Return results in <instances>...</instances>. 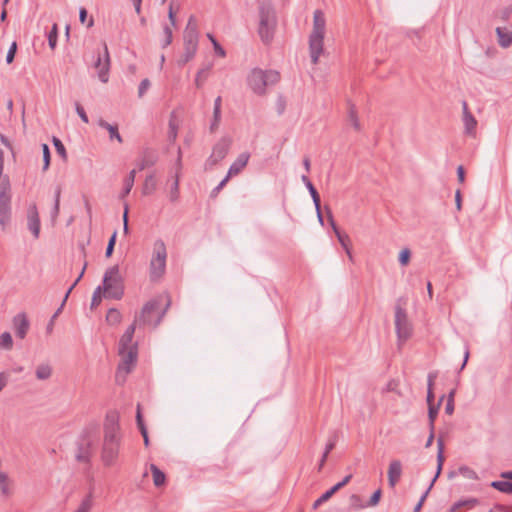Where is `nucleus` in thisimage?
<instances>
[{"mask_svg": "<svg viewBox=\"0 0 512 512\" xmlns=\"http://www.w3.org/2000/svg\"><path fill=\"white\" fill-rule=\"evenodd\" d=\"M198 44L196 43H184V53L182 56L177 60V64L179 66L186 65L190 60H192L197 52Z\"/></svg>", "mask_w": 512, "mask_h": 512, "instance_id": "5701e85b", "label": "nucleus"}, {"mask_svg": "<svg viewBox=\"0 0 512 512\" xmlns=\"http://www.w3.org/2000/svg\"><path fill=\"white\" fill-rule=\"evenodd\" d=\"M351 478H352V475L349 474V475L345 476L342 481H340L337 484H335L334 486H332L330 489L333 492V494H335L337 491H339L341 488H343L346 484H348L350 482Z\"/></svg>", "mask_w": 512, "mask_h": 512, "instance_id": "13d9d810", "label": "nucleus"}, {"mask_svg": "<svg viewBox=\"0 0 512 512\" xmlns=\"http://www.w3.org/2000/svg\"><path fill=\"white\" fill-rule=\"evenodd\" d=\"M402 474V464L399 460H392L389 464L388 468V482L391 488H394L395 485L400 480Z\"/></svg>", "mask_w": 512, "mask_h": 512, "instance_id": "aec40b11", "label": "nucleus"}, {"mask_svg": "<svg viewBox=\"0 0 512 512\" xmlns=\"http://www.w3.org/2000/svg\"><path fill=\"white\" fill-rule=\"evenodd\" d=\"M116 237H117V232L115 231L112 234V236L110 237V239L108 241V244H107V247H106L105 256L107 258L111 257L112 254H113L114 247H115V244H116Z\"/></svg>", "mask_w": 512, "mask_h": 512, "instance_id": "5fc2aeb1", "label": "nucleus"}, {"mask_svg": "<svg viewBox=\"0 0 512 512\" xmlns=\"http://www.w3.org/2000/svg\"><path fill=\"white\" fill-rule=\"evenodd\" d=\"M177 137V127L176 125L170 121L169 122V132H168V138L170 141H174Z\"/></svg>", "mask_w": 512, "mask_h": 512, "instance_id": "0e129e2a", "label": "nucleus"}, {"mask_svg": "<svg viewBox=\"0 0 512 512\" xmlns=\"http://www.w3.org/2000/svg\"><path fill=\"white\" fill-rule=\"evenodd\" d=\"M478 504V500L476 498L463 499L455 502L451 507V511H456L462 507L473 508Z\"/></svg>", "mask_w": 512, "mask_h": 512, "instance_id": "72a5a7b5", "label": "nucleus"}, {"mask_svg": "<svg viewBox=\"0 0 512 512\" xmlns=\"http://www.w3.org/2000/svg\"><path fill=\"white\" fill-rule=\"evenodd\" d=\"M156 162V158L152 155V154H149V153H146L142 159L138 162L137 166H138V169L140 171L148 168V167H151L155 164Z\"/></svg>", "mask_w": 512, "mask_h": 512, "instance_id": "e433bc0d", "label": "nucleus"}, {"mask_svg": "<svg viewBox=\"0 0 512 512\" xmlns=\"http://www.w3.org/2000/svg\"><path fill=\"white\" fill-rule=\"evenodd\" d=\"M208 71H209V67L200 69L197 72L196 77H195V85H196L197 88L202 87L204 81L207 78Z\"/></svg>", "mask_w": 512, "mask_h": 512, "instance_id": "09e8293b", "label": "nucleus"}, {"mask_svg": "<svg viewBox=\"0 0 512 512\" xmlns=\"http://www.w3.org/2000/svg\"><path fill=\"white\" fill-rule=\"evenodd\" d=\"M150 470L152 472L153 482L156 487H160L165 484L166 476L155 464H151Z\"/></svg>", "mask_w": 512, "mask_h": 512, "instance_id": "cd10ccee", "label": "nucleus"}, {"mask_svg": "<svg viewBox=\"0 0 512 512\" xmlns=\"http://www.w3.org/2000/svg\"><path fill=\"white\" fill-rule=\"evenodd\" d=\"M395 329L399 345L406 342L412 335V326L407 312L400 305L395 307Z\"/></svg>", "mask_w": 512, "mask_h": 512, "instance_id": "9d476101", "label": "nucleus"}, {"mask_svg": "<svg viewBox=\"0 0 512 512\" xmlns=\"http://www.w3.org/2000/svg\"><path fill=\"white\" fill-rule=\"evenodd\" d=\"M348 119L355 130L359 131L361 129L356 107L351 103H348Z\"/></svg>", "mask_w": 512, "mask_h": 512, "instance_id": "7c9ffc66", "label": "nucleus"}, {"mask_svg": "<svg viewBox=\"0 0 512 512\" xmlns=\"http://www.w3.org/2000/svg\"><path fill=\"white\" fill-rule=\"evenodd\" d=\"M121 319H122V315L119 312V310H117L116 308H110L108 310L107 315H106V321L109 324L116 325V324L120 323Z\"/></svg>", "mask_w": 512, "mask_h": 512, "instance_id": "4c0bfd02", "label": "nucleus"}, {"mask_svg": "<svg viewBox=\"0 0 512 512\" xmlns=\"http://www.w3.org/2000/svg\"><path fill=\"white\" fill-rule=\"evenodd\" d=\"M335 445H336V435L332 436L329 439L328 443L326 444V447L324 450L326 452V454H329L334 449Z\"/></svg>", "mask_w": 512, "mask_h": 512, "instance_id": "338daca9", "label": "nucleus"}, {"mask_svg": "<svg viewBox=\"0 0 512 512\" xmlns=\"http://www.w3.org/2000/svg\"><path fill=\"white\" fill-rule=\"evenodd\" d=\"M458 472H459V474H461L463 477H465L467 479H471V480L478 479L477 473L473 469L469 468L468 466L459 467Z\"/></svg>", "mask_w": 512, "mask_h": 512, "instance_id": "49530a36", "label": "nucleus"}, {"mask_svg": "<svg viewBox=\"0 0 512 512\" xmlns=\"http://www.w3.org/2000/svg\"><path fill=\"white\" fill-rule=\"evenodd\" d=\"M380 498H381V490L378 489L376 490L372 496L370 497L369 501L366 503L367 504V507H373V506H376L379 501H380Z\"/></svg>", "mask_w": 512, "mask_h": 512, "instance_id": "052dcab7", "label": "nucleus"}, {"mask_svg": "<svg viewBox=\"0 0 512 512\" xmlns=\"http://www.w3.org/2000/svg\"><path fill=\"white\" fill-rule=\"evenodd\" d=\"M121 444L120 435L104 436L101 449V460L106 467L113 466L118 458Z\"/></svg>", "mask_w": 512, "mask_h": 512, "instance_id": "6e6552de", "label": "nucleus"}, {"mask_svg": "<svg viewBox=\"0 0 512 512\" xmlns=\"http://www.w3.org/2000/svg\"><path fill=\"white\" fill-rule=\"evenodd\" d=\"M47 38H48L49 47L52 50H54L57 46V40H58V25L56 23H54L52 25V28L47 35Z\"/></svg>", "mask_w": 512, "mask_h": 512, "instance_id": "58836bf2", "label": "nucleus"}, {"mask_svg": "<svg viewBox=\"0 0 512 512\" xmlns=\"http://www.w3.org/2000/svg\"><path fill=\"white\" fill-rule=\"evenodd\" d=\"M491 487L502 493L512 494V482L510 481H493L491 482Z\"/></svg>", "mask_w": 512, "mask_h": 512, "instance_id": "473e14b6", "label": "nucleus"}, {"mask_svg": "<svg viewBox=\"0 0 512 512\" xmlns=\"http://www.w3.org/2000/svg\"><path fill=\"white\" fill-rule=\"evenodd\" d=\"M28 229L32 232L35 238L39 237L40 218L36 205H32L28 210Z\"/></svg>", "mask_w": 512, "mask_h": 512, "instance_id": "6ab92c4d", "label": "nucleus"}, {"mask_svg": "<svg viewBox=\"0 0 512 512\" xmlns=\"http://www.w3.org/2000/svg\"><path fill=\"white\" fill-rule=\"evenodd\" d=\"M9 380V373L8 372H1L0 373V391L7 385Z\"/></svg>", "mask_w": 512, "mask_h": 512, "instance_id": "774afa93", "label": "nucleus"}, {"mask_svg": "<svg viewBox=\"0 0 512 512\" xmlns=\"http://www.w3.org/2000/svg\"><path fill=\"white\" fill-rule=\"evenodd\" d=\"M185 30L192 31V32L198 31V23H197V19L194 15H191L189 17Z\"/></svg>", "mask_w": 512, "mask_h": 512, "instance_id": "e2e57ef3", "label": "nucleus"}, {"mask_svg": "<svg viewBox=\"0 0 512 512\" xmlns=\"http://www.w3.org/2000/svg\"><path fill=\"white\" fill-rule=\"evenodd\" d=\"M102 287L101 286H98L94 292H93V295H92V299H91V308H95L97 307L101 301H102Z\"/></svg>", "mask_w": 512, "mask_h": 512, "instance_id": "603ef678", "label": "nucleus"}, {"mask_svg": "<svg viewBox=\"0 0 512 512\" xmlns=\"http://www.w3.org/2000/svg\"><path fill=\"white\" fill-rule=\"evenodd\" d=\"M463 123L465 127V133L472 135L475 132L477 121L475 117L470 113L467 103L463 102Z\"/></svg>", "mask_w": 512, "mask_h": 512, "instance_id": "412c9836", "label": "nucleus"}, {"mask_svg": "<svg viewBox=\"0 0 512 512\" xmlns=\"http://www.w3.org/2000/svg\"><path fill=\"white\" fill-rule=\"evenodd\" d=\"M94 67L98 72L99 80L103 83H107L109 80L110 56L106 43L103 44V52H97Z\"/></svg>", "mask_w": 512, "mask_h": 512, "instance_id": "9b49d317", "label": "nucleus"}, {"mask_svg": "<svg viewBox=\"0 0 512 512\" xmlns=\"http://www.w3.org/2000/svg\"><path fill=\"white\" fill-rule=\"evenodd\" d=\"M445 395H442L438 401L437 404H434V405H429L428 406V420H429V430H434L435 429V420L437 418V415H438V412H439V408H440V405L444 399Z\"/></svg>", "mask_w": 512, "mask_h": 512, "instance_id": "bb28decb", "label": "nucleus"}, {"mask_svg": "<svg viewBox=\"0 0 512 512\" xmlns=\"http://www.w3.org/2000/svg\"><path fill=\"white\" fill-rule=\"evenodd\" d=\"M119 355L122 357V363L119 364L118 370H124L126 373L131 372V366L137 361L138 347L134 346L132 349L119 353Z\"/></svg>", "mask_w": 512, "mask_h": 512, "instance_id": "dca6fc26", "label": "nucleus"}, {"mask_svg": "<svg viewBox=\"0 0 512 512\" xmlns=\"http://www.w3.org/2000/svg\"><path fill=\"white\" fill-rule=\"evenodd\" d=\"M136 171L131 170L128 176L124 180L123 190L120 194V198H125L132 190L135 181Z\"/></svg>", "mask_w": 512, "mask_h": 512, "instance_id": "c85d7f7f", "label": "nucleus"}, {"mask_svg": "<svg viewBox=\"0 0 512 512\" xmlns=\"http://www.w3.org/2000/svg\"><path fill=\"white\" fill-rule=\"evenodd\" d=\"M325 209L327 211V216H328L329 223H330L334 233L336 234V236L338 238V241L340 242L342 247L345 249V251L348 254V256L351 258L352 257L351 256V252H350V249L348 247V242L350 241L349 236L347 234H342L340 232V230L338 229V227H337V225H336V223L334 221L332 212L329 209V207L326 206Z\"/></svg>", "mask_w": 512, "mask_h": 512, "instance_id": "f3484780", "label": "nucleus"}, {"mask_svg": "<svg viewBox=\"0 0 512 512\" xmlns=\"http://www.w3.org/2000/svg\"><path fill=\"white\" fill-rule=\"evenodd\" d=\"M223 188H224V179L221 180L220 183L211 191L210 198L215 199Z\"/></svg>", "mask_w": 512, "mask_h": 512, "instance_id": "69168bd1", "label": "nucleus"}, {"mask_svg": "<svg viewBox=\"0 0 512 512\" xmlns=\"http://www.w3.org/2000/svg\"><path fill=\"white\" fill-rule=\"evenodd\" d=\"M43 151V171L48 170L51 161L50 149L47 144H42Z\"/></svg>", "mask_w": 512, "mask_h": 512, "instance_id": "8fccbe9b", "label": "nucleus"}, {"mask_svg": "<svg viewBox=\"0 0 512 512\" xmlns=\"http://www.w3.org/2000/svg\"><path fill=\"white\" fill-rule=\"evenodd\" d=\"M95 443L94 432L91 428H85L76 441L75 459L90 468L93 447Z\"/></svg>", "mask_w": 512, "mask_h": 512, "instance_id": "39448f33", "label": "nucleus"}, {"mask_svg": "<svg viewBox=\"0 0 512 512\" xmlns=\"http://www.w3.org/2000/svg\"><path fill=\"white\" fill-rule=\"evenodd\" d=\"M222 97L218 96L214 102L213 119L210 123L209 130L214 133L221 123Z\"/></svg>", "mask_w": 512, "mask_h": 512, "instance_id": "4be33fe9", "label": "nucleus"}, {"mask_svg": "<svg viewBox=\"0 0 512 512\" xmlns=\"http://www.w3.org/2000/svg\"><path fill=\"white\" fill-rule=\"evenodd\" d=\"M13 327L18 338L24 339L30 328V322L25 313H18L13 318Z\"/></svg>", "mask_w": 512, "mask_h": 512, "instance_id": "4468645a", "label": "nucleus"}, {"mask_svg": "<svg viewBox=\"0 0 512 512\" xmlns=\"http://www.w3.org/2000/svg\"><path fill=\"white\" fill-rule=\"evenodd\" d=\"M167 250L163 240L154 243L153 254L149 266V276L152 282H158L166 271Z\"/></svg>", "mask_w": 512, "mask_h": 512, "instance_id": "423d86ee", "label": "nucleus"}, {"mask_svg": "<svg viewBox=\"0 0 512 512\" xmlns=\"http://www.w3.org/2000/svg\"><path fill=\"white\" fill-rule=\"evenodd\" d=\"M155 190H156V179L153 174H150L146 177V179L144 181L142 193H143V195H151L152 193H154Z\"/></svg>", "mask_w": 512, "mask_h": 512, "instance_id": "2f4dec72", "label": "nucleus"}, {"mask_svg": "<svg viewBox=\"0 0 512 512\" xmlns=\"http://www.w3.org/2000/svg\"><path fill=\"white\" fill-rule=\"evenodd\" d=\"M13 346V339L9 332H3L0 335V348L10 350Z\"/></svg>", "mask_w": 512, "mask_h": 512, "instance_id": "a19ab883", "label": "nucleus"}, {"mask_svg": "<svg viewBox=\"0 0 512 512\" xmlns=\"http://www.w3.org/2000/svg\"><path fill=\"white\" fill-rule=\"evenodd\" d=\"M119 415L116 411H109L104 421V436L120 435Z\"/></svg>", "mask_w": 512, "mask_h": 512, "instance_id": "ddd939ff", "label": "nucleus"}, {"mask_svg": "<svg viewBox=\"0 0 512 512\" xmlns=\"http://www.w3.org/2000/svg\"><path fill=\"white\" fill-rule=\"evenodd\" d=\"M495 31L498 37V44L502 48H508L512 45V31L502 27H497Z\"/></svg>", "mask_w": 512, "mask_h": 512, "instance_id": "b1692460", "label": "nucleus"}, {"mask_svg": "<svg viewBox=\"0 0 512 512\" xmlns=\"http://www.w3.org/2000/svg\"><path fill=\"white\" fill-rule=\"evenodd\" d=\"M198 38H199L198 31H193L192 32V31L184 30V33H183L184 43H188V44L196 43V44H198Z\"/></svg>", "mask_w": 512, "mask_h": 512, "instance_id": "a18cd8bd", "label": "nucleus"}, {"mask_svg": "<svg viewBox=\"0 0 512 512\" xmlns=\"http://www.w3.org/2000/svg\"><path fill=\"white\" fill-rule=\"evenodd\" d=\"M101 287L108 298L120 300L123 297L124 286L123 280L119 274L118 265H114L106 270Z\"/></svg>", "mask_w": 512, "mask_h": 512, "instance_id": "0eeeda50", "label": "nucleus"}, {"mask_svg": "<svg viewBox=\"0 0 512 512\" xmlns=\"http://www.w3.org/2000/svg\"><path fill=\"white\" fill-rule=\"evenodd\" d=\"M249 159L250 153L242 152L239 154L236 160L230 165L226 173V183L230 178L239 175L243 171V169L247 166Z\"/></svg>", "mask_w": 512, "mask_h": 512, "instance_id": "f8f14e48", "label": "nucleus"}, {"mask_svg": "<svg viewBox=\"0 0 512 512\" xmlns=\"http://www.w3.org/2000/svg\"><path fill=\"white\" fill-rule=\"evenodd\" d=\"M163 31H164L165 37L162 41L161 46H162V48H166L172 43L173 33H172V29L167 24L164 26Z\"/></svg>", "mask_w": 512, "mask_h": 512, "instance_id": "3c124183", "label": "nucleus"}, {"mask_svg": "<svg viewBox=\"0 0 512 512\" xmlns=\"http://www.w3.org/2000/svg\"><path fill=\"white\" fill-rule=\"evenodd\" d=\"M333 495L334 494L331 491V489L327 490L317 500H315V502L313 503V509H317L324 502L328 501Z\"/></svg>", "mask_w": 512, "mask_h": 512, "instance_id": "864d4df0", "label": "nucleus"}, {"mask_svg": "<svg viewBox=\"0 0 512 512\" xmlns=\"http://www.w3.org/2000/svg\"><path fill=\"white\" fill-rule=\"evenodd\" d=\"M279 79L280 74L275 70L254 68L247 77V83L254 93L263 95L266 92V88L276 84Z\"/></svg>", "mask_w": 512, "mask_h": 512, "instance_id": "7ed1b4c3", "label": "nucleus"}, {"mask_svg": "<svg viewBox=\"0 0 512 512\" xmlns=\"http://www.w3.org/2000/svg\"><path fill=\"white\" fill-rule=\"evenodd\" d=\"M75 110L84 123L89 122V118L80 103H78V102L75 103Z\"/></svg>", "mask_w": 512, "mask_h": 512, "instance_id": "680f3d73", "label": "nucleus"}, {"mask_svg": "<svg viewBox=\"0 0 512 512\" xmlns=\"http://www.w3.org/2000/svg\"><path fill=\"white\" fill-rule=\"evenodd\" d=\"M4 152L0 149V224L5 225L11 218V185L8 177L2 178Z\"/></svg>", "mask_w": 512, "mask_h": 512, "instance_id": "20e7f679", "label": "nucleus"}, {"mask_svg": "<svg viewBox=\"0 0 512 512\" xmlns=\"http://www.w3.org/2000/svg\"><path fill=\"white\" fill-rule=\"evenodd\" d=\"M60 195H61V187L58 186L55 190V200H54V206L51 212V215L53 218H56L59 214L60 210Z\"/></svg>", "mask_w": 512, "mask_h": 512, "instance_id": "de8ad7c7", "label": "nucleus"}, {"mask_svg": "<svg viewBox=\"0 0 512 512\" xmlns=\"http://www.w3.org/2000/svg\"><path fill=\"white\" fill-rule=\"evenodd\" d=\"M350 507L353 510H360L367 507L366 503H363L362 498L357 494H352L349 498Z\"/></svg>", "mask_w": 512, "mask_h": 512, "instance_id": "ea45409f", "label": "nucleus"}, {"mask_svg": "<svg viewBox=\"0 0 512 512\" xmlns=\"http://www.w3.org/2000/svg\"><path fill=\"white\" fill-rule=\"evenodd\" d=\"M437 448H438V452H437V471H436V474L434 476V478L432 479V484H434V482L436 481V479L439 477L441 471H442V466H443V463H444V441L442 439V437H439L438 440H437Z\"/></svg>", "mask_w": 512, "mask_h": 512, "instance_id": "393cba45", "label": "nucleus"}, {"mask_svg": "<svg viewBox=\"0 0 512 512\" xmlns=\"http://www.w3.org/2000/svg\"><path fill=\"white\" fill-rule=\"evenodd\" d=\"M326 20L321 10H316L313 16V30L309 36V50L311 62L316 65L323 52Z\"/></svg>", "mask_w": 512, "mask_h": 512, "instance_id": "f03ea898", "label": "nucleus"}, {"mask_svg": "<svg viewBox=\"0 0 512 512\" xmlns=\"http://www.w3.org/2000/svg\"><path fill=\"white\" fill-rule=\"evenodd\" d=\"M92 495L88 494L79 505L78 509L75 512H89L92 508Z\"/></svg>", "mask_w": 512, "mask_h": 512, "instance_id": "c03bdc74", "label": "nucleus"}, {"mask_svg": "<svg viewBox=\"0 0 512 512\" xmlns=\"http://www.w3.org/2000/svg\"><path fill=\"white\" fill-rule=\"evenodd\" d=\"M52 142H53V145H54V147L56 149V152L62 157V159L64 161H66L67 160V153H66V148H65L64 144L62 143V141L59 138H57V137H53Z\"/></svg>", "mask_w": 512, "mask_h": 512, "instance_id": "79ce46f5", "label": "nucleus"}, {"mask_svg": "<svg viewBox=\"0 0 512 512\" xmlns=\"http://www.w3.org/2000/svg\"><path fill=\"white\" fill-rule=\"evenodd\" d=\"M35 374L37 379L47 380L52 375V368L49 364H40L37 366Z\"/></svg>", "mask_w": 512, "mask_h": 512, "instance_id": "c756f323", "label": "nucleus"}, {"mask_svg": "<svg viewBox=\"0 0 512 512\" xmlns=\"http://www.w3.org/2000/svg\"><path fill=\"white\" fill-rule=\"evenodd\" d=\"M151 83L149 79L145 78L143 79L138 87V96L141 98L146 93V91L149 89Z\"/></svg>", "mask_w": 512, "mask_h": 512, "instance_id": "bf43d9fd", "label": "nucleus"}, {"mask_svg": "<svg viewBox=\"0 0 512 512\" xmlns=\"http://www.w3.org/2000/svg\"><path fill=\"white\" fill-rule=\"evenodd\" d=\"M170 306V301L167 302L166 307L158 316V318L154 321L153 314L160 307V302L158 300L148 301L142 308L141 314L135 318V325L139 323L140 325H153L154 327L158 326L166 313L168 307Z\"/></svg>", "mask_w": 512, "mask_h": 512, "instance_id": "1a4fd4ad", "label": "nucleus"}, {"mask_svg": "<svg viewBox=\"0 0 512 512\" xmlns=\"http://www.w3.org/2000/svg\"><path fill=\"white\" fill-rule=\"evenodd\" d=\"M98 125L109 132V137L111 140L116 139L119 143L123 142V139L118 131L117 125H112L103 119H99Z\"/></svg>", "mask_w": 512, "mask_h": 512, "instance_id": "a878e982", "label": "nucleus"}, {"mask_svg": "<svg viewBox=\"0 0 512 512\" xmlns=\"http://www.w3.org/2000/svg\"><path fill=\"white\" fill-rule=\"evenodd\" d=\"M136 330L135 322H133L129 327L126 329L124 334L121 336L119 345H118V352L123 353L125 350L132 349V347L136 346L138 347L137 342H133L134 333Z\"/></svg>", "mask_w": 512, "mask_h": 512, "instance_id": "2eb2a0df", "label": "nucleus"}, {"mask_svg": "<svg viewBox=\"0 0 512 512\" xmlns=\"http://www.w3.org/2000/svg\"><path fill=\"white\" fill-rule=\"evenodd\" d=\"M169 197L171 202H175L179 198V178L177 174L175 175V179L171 185Z\"/></svg>", "mask_w": 512, "mask_h": 512, "instance_id": "37998d69", "label": "nucleus"}, {"mask_svg": "<svg viewBox=\"0 0 512 512\" xmlns=\"http://www.w3.org/2000/svg\"><path fill=\"white\" fill-rule=\"evenodd\" d=\"M16 52H17V43L14 41V42H12V44L7 52V55H6V62L8 64H11L13 62Z\"/></svg>", "mask_w": 512, "mask_h": 512, "instance_id": "4d7b16f0", "label": "nucleus"}, {"mask_svg": "<svg viewBox=\"0 0 512 512\" xmlns=\"http://www.w3.org/2000/svg\"><path fill=\"white\" fill-rule=\"evenodd\" d=\"M224 159V144L220 141L218 142L212 151V154L207 159L205 163L206 170H213L218 163Z\"/></svg>", "mask_w": 512, "mask_h": 512, "instance_id": "a211bd4d", "label": "nucleus"}, {"mask_svg": "<svg viewBox=\"0 0 512 512\" xmlns=\"http://www.w3.org/2000/svg\"><path fill=\"white\" fill-rule=\"evenodd\" d=\"M277 26V17L274 7L271 3L261 2L259 4V23L258 35L261 41L268 45L273 41Z\"/></svg>", "mask_w": 512, "mask_h": 512, "instance_id": "f257e3e1", "label": "nucleus"}, {"mask_svg": "<svg viewBox=\"0 0 512 512\" xmlns=\"http://www.w3.org/2000/svg\"><path fill=\"white\" fill-rule=\"evenodd\" d=\"M136 423H137V427H138L142 437L143 438L149 437L146 425L143 420L140 404L137 405Z\"/></svg>", "mask_w": 512, "mask_h": 512, "instance_id": "f704fd0d", "label": "nucleus"}, {"mask_svg": "<svg viewBox=\"0 0 512 512\" xmlns=\"http://www.w3.org/2000/svg\"><path fill=\"white\" fill-rule=\"evenodd\" d=\"M410 258H411V251L408 248H404L399 253L398 260L402 266H406L409 263Z\"/></svg>", "mask_w": 512, "mask_h": 512, "instance_id": "6e6d98bb", "label": "nucleus"}, {"mask_svg": "<svg viewBox=\"0 0 512 512\" xmlns=\"http://www.w3.org/2000/svg\"><path fill=\"white\" fill-rule=\"evenodd\" d=\"M85 267H86V266H84V267H83V269H82V271H81L80 275L77 277V279L74 281V283H73V284L69 287V289L67 290V292H66V294H65V297H64V299H63V302H62V304H61V306H60V307L58 308V310L54 313V315L52 316L51 321H53V320H54V319L59 315V313L61 312V309L63 308V306H64V304H65V302H66V300H67V298H68L69 294L71 293V291L74 289V287L78 284V282H79V281H80V279L82 278V276H83V274H84V271H85Z\"/></svg>", "mask_w": 512, "mask_h": 512, "instance_id": "c9c22d12", "label": "nucleus"}]
</instances>
